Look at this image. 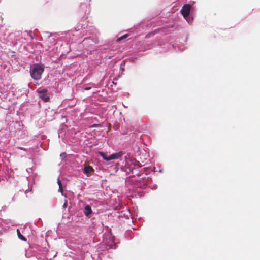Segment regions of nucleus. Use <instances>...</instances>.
Instances as JSON below:
<instances>
[{"label":"nucleus","mask_w":260,"mask_h":260,"mask_svg":"<svg viewBox=\"0 0 260 260\" xmlns=\"http://www.w3.org/2000/svg\"><path fill=\"white\" fill-rule=\"evenodd\" d=\"M44 71V66L41 64H35L31 66L30 74L31 77L35 80H39Z\"/></svg>","instance_id":"f257e3e1"},{"label":"nucleus","mask_w":260,"mask_h":260,"mask_svg":"<svg viewBox=\"0 0 260 260\" xmlns=\"http://www.w3.org/2000/svg\"><path fill=\"white\" fill-rule=\"evenodd\" d=\"M91 31H93L92 32H89V34L91 35V36L85 38L83 41V44L86 46V49L89 47L92 44L91 43L98 44L99 42L98 35L99 34V32L94 28H92L90 29Z\"/></svg>","instance_id":"f03ea898"},{"label":"nucleus","mask_w":260,"mask_h":260,"mask_svg":"<svg viewBox=\"0 0 260 260\" xmlns=\"http://www.w3.org/2000/svg\"><path fill=\"white\" fill-rule=\"evenodd\" d=\"M98 154L101 156L104 160L109 161L113 159H117L121 158L124 154L122 151H119L117 153H115L108 156L107 154L102 151H99Z\"/></svg>","instance_id":"7ed1b4c3"},{"label":"nucleus","mask_w":260,"mask_h":260,"mask_svg":"<svg viewBox=\"0 0 260 260\" xmlns=\"http://www.w3.org/2000/svg\"><path fill=\"white\" fill-rule=\"evenodd\" d=\"M141 166L140 164H134L129 168V172L132 173L133 176H140L141 172L142 171Z\"/></svg>","instance_id":"20e7f679"},{"label":"nucleus","mask_w":260,"mask_h":260,"mask_svg":"<svg viewBox=\"0 0 260 260\" xmlns=\"http://www.w3.org/2000/svg\"><path fill=\"white\" fill-rule=\"evenodd\" d=\"M194 4V2H191L189 4H185L181 10V13L183 17L187 16L190 14L192 6Z\"/></svg>","instance_id":"39448f33"},{"label":"nucleus","mask_w":260,"mask_h":260,"mask_svg":"<svg viewBox=\"0 0 260 260\" xmlns=\"http://www.w3.org/2000/svg\"><path fill=\"white\" fill-rule=\"evenodd\" d=\"M39 96L44 102H47L49 100V96L47 89H39L37 90Z\"/></svg>","instance_id":"423d86ee"},{"label":"nucleus","mask_w":260,"mask_h":260,"mask_svg":"<svg viewBox=\"0 0 260 260\" xmlns=\"http://www.w3.org/2000/svg\"><path fill=\"white\" fill-rule=\"evenodd\" d=\"M94 171L93 167L89 165H85L83 172L84 174L87 175Z\"/></svg>","instance_id":"0eeeda50"},{"label":"nucleus","mask_w":260,"mask_h":260,"mask_svg":"<svg viewBox=\"0 0 260 260\" xmlns=\"http://www.w3.org/2000/svg\"><path fill=\"white\" fill-rule=\"evenodd\" d=\"M83 212L85 215L87 217H88L90 214H91L92 211L90 206L89 205H86Z\"/></svg>","instance_id":"6e6552de"},{"label":"nucleus","mask_w":260,"mask_h":260,"mask_svg":"<svg viewBox=\"0 0 260 260\" xmlns=\"http://www.w3.org/2000/svg\"><path fill=\"white\" fill-rule=\"evenodd\" d=\"M17 232L18 237L20 239L24 241H26V238L21 234L20 231H19V229H17Z\"/></svg>","instance_id":"1a4fd4ad"},{"label":"nucleus","mask_w":260,"mask_h":260,"mask_svg":"<svg viewBox=\"0 0 260 260\" xmlns=\"http://www.w3.org/2000/svg\"><path fill=\"white\" fill-rule=\"evenodd\" d=\"M184 18L186 19V20L187 21V22L188 23H192V22L193 21V17L190 16L189 15V14L188 15H187V16L184 17Z\"/></svg>","instance_id":"9d476101"},{"label":"nucleus","mask_w":260,"mask_h":260,"mask_svg":"<svg viewBox=\"0 0 260 260\" xmlns=\"http://www.w3.org/2000/svg\"><path fill=\"white\" fill-rule=\"evenodd\" d=\"M124 66H125V61H123L121 63L120 67V71L121 72H123L124 70Z\"/></svg>","instance_id":"9b49d317"},{"label":"nucleus","mask_w":260,"mask_h":260,"mask_svg":"<svg viewBox=\"0 0 260 260\" xmlns=\"http://www.w3.org/2000/svg\"><path fill=\"white\" fill-rule=\"evenodd\" d=\"M115 244L112 242L111 244L109 245L108 249H115Z\"/></svg>","instance_id":"f8f14e48"},{"label":"nucleus","mask_w":260,"mask_h":260,"mask_svg":"<svg viewBox=\"0 0 260 260\" xmlns=\"http://www.w3.org/2000/svg\"><path fill=\"white\" fill-rule=\"evenodd\" d=\"M60 157L61 158L62 160L66 158V153L64 152L61 153L60 155Z\"/></svg>","instance_id":"ddd939ff"},{"label":"nucleus","mask_w":260,"mask_h":260,"mask_svg":"<svg viewBox=\"0 0 260 260\" xmlns=\"http://www.w3.org/2000/svg\"><path fill=\"white\" fill-rule=\"evenodd\" d=\"M127 37V35H125L119 38H118L117 40L119 41H120V40H123V39H125L126 38V37Z\"/></svg>","instance_id":"4468645a"},{"label":"nucleus","mask_w":260,"mask_h":260,"mask_svg":"<svg viewBox=\"0 0 260 260\" xmlns=\"http://www.w3.org/2000/svg\"><path fill=\"white\" fill-rule=\"evenodd\" d=\"M67 206H68L67 201L65 200L64 203L62 206L63 209H66L67 207Z\"/></svg>","instance_id":"2eb2a0df"},{"label":"nucleus","mask_w":260,"mask_h":260,"mask_svg":"<svg viewBox=\"0 0 260 260\" xmlns=\"http://www.w3.org/2000/svg\"><path fill=\"white\" fill-rule=\"evenodd\" d=\"M91 86H87V87H85L84 88H83V90L84 91H85V90H89L90 89H91Z\"/></svg>","instance_id":"dca6fc26"},{"label":"nucleus","mask_w":260,"mask_h":260,"mask_svg":"<svg viewBox=\"0 0 260 260\" xmlns=\"http://www.w3.org/2000/svg\"><path fill=\"white\" fill-rule=\"evenodd\" d=\"M57 183H58L59 186H60V185L62 186L61 182L59 178H58V179H57Z\"/></svg>","instance_id":"f3484780"},{"label":"nucleus","mask_w":260,"mask_h":260,"mask_svg":"<svg viewBox=\"0 0 260 260\" xmlns=\"http://www.w3.org/2000/svg\"><path fill=\"white\" fill-rule=\"evenodd\" d=\"M58 191L59 192H62V186L60 185V186H59V189H58Z\"/></svg>","instance_id":"a211bd4d"},{"label":"nucleus","mask_w":260,"mask_h":260,"mask_svg":"<svg viewBox=\"0 0 260 260\" xmlns=\"http://www.w3.org/2000/svg\"><path fill=\"white\" fill-rule=\"evenodd\" d=\"M178 50H179L180 51H182L183 50V49H180V48H178Z\"/></svg>","instance_id":"6ab92c4d"},{"label":"nucleus","mask_w":260,"mask_h":260,"mask_svg":"<svg viewBox=\"0 0 260 260\" xmlns=\"http://www.w3.org/2000/svg\"><path fill=\"white\" fill-rule=\"evenodd\" d=\"M89 1H90V0H89Z\"/></svg>","instance_id":"aec40b11"}]
</instances>
